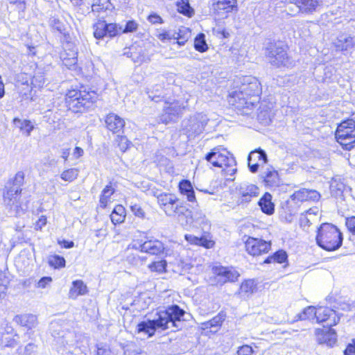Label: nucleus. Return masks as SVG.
Returning <instances> with one entry per match:
<instances>
[{"mask_svg":"<svg viewBox=\"0 0 355 355\" xmlns=\"http://www.w3.org/2000/svg\"><path fill=\"white\" fill-rule=\"evenodd\" d=\"M185 311L178 305H172L156 313L155 318L142 321L137 324V331L153 336L156 331H162L172 327H180V322Z\"/></svg>","mask_w":355,"mask_h":355,"instance_id":"f257e3e1","label":"nucleus"},{"mask_svg":"<svg viewBox=\"0 0 355 355\" xmlns=\"http://www.w3.org/2000/svg\"><path fill=\"white\" fill-rule=\"evenodd\" d=\"M24 173L18 171L13 179L10 182V186L3 193V202L8 214L10 216H19L24 213L27 209L26 205L20 202L21 187L24 183Z\"/></svg>","mask_w":355,"mask_h":355,"instance_id":"f03ea898","label":"nucleus"},{"mask_svg":"<svg viewBox=\"0 0 355 355\" xmlns=\"http://www.w3.org/2000/svg\"><path fill=\"white\" fill-rule=\"evenodd\" d=\"M240 83L239 90L231 94L230 102L238 109L248 108L254 103V101H249L248 98L259 96L261 93V84L257 78L251 76L242 77Z\"/></svg>","mask_w":355,"mask_h":355,"instance_id":"7ed1b4c3","label":"nucleus"},{"mask_svg":"<svg viewBox=\"0 0 355 355\" xmlns=\"http://www.w3.org/2000/svg\"><path fill=\"white\" fill-rule=\"evenodd\" d=\"M205 159L214 167L220 168L224 175H234L237 169L234 156L221 146L214 148L205 155Z\"/></svg>","mask_w":355,"mask_h":355,"instance_id":"20e7f679","label":"nucleus"},{"mask_svg":"<svg viewBox=\"0 0 355 355\" xmlns=\"http://www.w3.org/2000/svg\"><path fill=\"white\" fill-rule=\"evenodd\" d=\"M343 235L340 230L331 223H322L318 229L316 242L327 251L338 249L343 243Z\"/></svg>","mask_w":355,"mask_h":355,"instance_id":"39448f33","label":"nucleus"},{"mask_svg":"<svg viewBox=\"0 0 355 355\" xmlns=\"http://www.w3.org/2000/svg\"><path fill=\"white\" fill-rule=\"evenodd\" d=\"M97 99L96 93L85 89H71L66 94V103L73 112H82L89 108Z\"/></svg>","mask_w":355,"mask_h":355,"instance_id":"423d86ee","label":"nucleus"},{"mask_svg":"<svg viewBox=\"0 0 355 355\" xmlns=\"http://www.w3.org/2000/svg\"><path fill=\"white\" fill-rule=\"evenodd\" d=\"M160 207L168 216H176L180 225L187 224L185 213L189 214L188 208L172 193H161L157 197Z\"/></svg>","mask_w":355,"mask_h":355,"instance_id":"0eeeda50","label":"nucleus"},{"mask_svg":"<svg viewBox=\"0 0 355 355\" xmlns=\"http://www.w3.org/2000/svg\"><path fill=\"white\" fill-rule=\"evenodd\" d=\"M265 54L268 62L275 67H289L292 64L287 53V46L281 41L269 42Z\"/></svg>","mask_w":355,"mask_h":355,"instance_id":"6e6552de","label":"nucleus"},{"mask_svg":"<svg viewBox=\"0 0 355 355\" xmlns=\"http://www.w3.org/2000/svg\"><path fill=\"white\" fill-rule=\"evenodd\" d=\"M337 141L346 150H351L355 144V121L348 119L342 121L336 131Z\"/></svg>","mask_w":355,"mask_h":355,"instance_id":"1a4fd4ad","label":"nucleus"},{"mask_svg":"<svg viewBox=\"0 0 355 355\" xmlns=\"http://www.w3.org/2000/svg\"><path fill=\"white\" fill-rule=\"evenodd\" d=\"M209 119L202 113H197L187 120L182 121L183 130L188 137H195L201 134L207 124Z\"/></svg>","mask_w":355,"mask_h":355,"instance_id":"9d476101","label":"nucleus"},{"mask_svg":"<svg viewBox=\"0 0 355 355\" xmlns=\"http://www.w3.org/2000/svg\"><path fill=\"white\" fill-rule=\"evenodd\" d=\"M245 246L248 253L254 257L268 252L270 250L271 243L261 239L248 237Z\"/></svg>","mask_w":355,"mask_h":355,"instance_id":"9b49d317","label":"nucleus"},{"mask_svg":"<svg viewBox=\"0 0 355 355\" xmlns=\"http://www.w3.org/2000/svg\"><path fill=\"white\" fill-rule=\"evenodd\" d=\"M185 107L180 105L179 102L166 103L164 107V113L162 114L160 120L164 123H168L171 121H175L182 114Z\"/></svg>","mask_w":355,"mask_h":355,"instance_id":"f8f14e48","label":"nucleus"},{"mask_svg":"<svg viewBox=\"0 0 355 355\" xmlns=\"http://www.w3.org/2000/svg\"><path fill=\"white\" fill-rule=\"evenodd\" d=\"M213 271L216 275L217 284L223 285L227 282H233L237 280L239 272L232 268L215 266Z\"/></svg>","mask_w":355,"mask_h":355,"instance_id":"ddd939ff","label":"nucleus"},{"mask_svg":"<svg viewBox=\"0 0 355 355\" xmlns=\"http://www.w3.org/2000/svg\"><path fill=\"white\" fill-rule=\"evenodd\" d=\"M267 162L266 153L261 148L251 151L248 157V167L252 173L257 172L259 165L266 164Z\"/></svg>","mask_w":355,"mask_h":355,"instance_id":"4468645a","label":"nucleus"},{"mask_svg":"<svg viewBox=\"0 0 355 355\" xmlns=\"http://www.w3.org/2000/svg\"><path fill=\"white\" fill-rule=\"evenodd\" d=\"M211 9L216 15L225 18L228 16L229 13L234 10H237V1L230 0L227 1H221L219 0L218 1H214L211 4Z\"/></svg>","mask_w":355,"mask_h":355,"instance_id":"2eb2a0df","label":"nucleus"},{"mask_svg":"<svg viewBox=\"0 0 355 355\" xmlns=\"http://www.w3.org/2000/svg\"><path fill=\"white\" fill-rule=\"evenodd\" d=\"M189 214L185 213V220L187 224L180 225L184 228L189 230L193 227H198L202 225H207V220L205 215L202 211L193 212L188 209Z\"/></svg>","mask_w":355,"mask_h":355,"instance_id":"dca6fc26","label":"nucleus"},{"mask_svg":"<svg viewBox=\"0 0 355 355\" xmlns=\"http://www.w3.org/2000/svg\"><path fill=\"white\" fill-rule=\"evenodd\" d=\"M340 320L336 312L329 307L318 308L317 322H327L328 327L336 325Z\"/></svg>","mask_w":355,"mask_h":355,"instance_id":"f3484780","label":"nucleus"},{"mask_svg":"<svg viewBox=\"0 0 355 355\" xmlns=\"http://www.w3.org/2000/svg\"><path fill=\"white\" fill-rule=\"evenodd\" d=\"M240 196V202L247 203L251 201L252 198L257 197L259 193V189L254 184L243 183L238 189Z\"/></svg>","mask_w":355,"mask_h":355,"instance_id":"a211bd4d","label":"nucleus"},{"mask_svg":"<svg viewBox=\"0 0 355 355\" xmlns=\"http://www.w3.org/2000/svg\"><path fill=\"white\" fill-rule=\"evenodd\" d=\"M316 339L318 343L333 347L337 341V335L333 329H318L315 331Z\"/></svg>","mask_w":355,"mask_h":355,"instance_id":"6ab92c4d","label":"nucleus"},{"mask_svg":"<svg viewBox=\"0 0 355 355\" xmlns=\"http://www.w3.org/2000/svg\"><path fill=\"white\" fill-rule=\"evenodd\" d=\"M63 64L68 68L75 66L78 62V51L75 45L67 43L64 46V51L61 54Z\"/></svg>","mask_w":355,"mask_h":355,"instance_id":"aec40b11","label":"nucleus"},{"mask_svg":"<svg viewBox=\"0 0 355 355\" xmlns=\"http://www.w3.org/2000/svg\"><path fill=\"white\" fill-rule=\"evenodd\" d=\"M320 198V195L317 191L307 189H300L291 196V199L295 202L317 201Z\"/></svg>","mask_w":355,"mask_h":355,"instance_id":"412c9836","label":"nucleus"},{"mask_svg":"<svg viewBox=\"0 0 355 355\" xmlns=\"http://www.w3.org/2000/svg\"><path fill=\"white\" fill-rule=\"evenodd\" d=\"M354 37L346 33L339 35L334 42V46L339 51L350 50L354 48Z\"/></svg>","mask_w":355,"mask_h":355,"instance_id":"4be33fe9","label":"nucleus"},{"mask_svg":"<svg viewBox=\"0 0 355 355\" xmlns=\"http://www.w3.org/2000/svg\"><path fill=\"white\" fill-rule=\"evenodd\" d=\"M106 128L113 133H119L125 125L124 120L116 114L110 113L105 120Z\"/></svg>","mask_w":355,"mask_h":355,"instance_id":"5701e85b","label":"nucleus"},{"mask_svg":"<svg viewBox=\"0 0 355 355\" xmlns=\"http://www.w3.org/2000/svg\"><path fill=\"white\" fill-rule=\"evenodd\" d=\"M141 252L152 255H159L164 252V246L159 240H148L141 243L140 246Z\"/></svg>","mask_w":355,"mask_h":355,"instance_id":"b1692460","label":"nucleus"},{"mask_svg":"<svg viewBox=\"0 0 355 355\" xmlns=\"http://www.w3.org/2000/svg\"><path fill=\"white\" fill-rule=\"evenodd\" d=\"M124 54L128 57L131 58L132 60L135 63H137L139 64L150 60L146 49L142 48L132 46L128 51H125Z\"/></svg>","mask_w":355,"mask_h":355,"instance_id":"393cba45","label":"nucleus"},{"mask_svg":"<svg viewBox=\"0 0 355 355\" xmlns=\"http://www.w3.org/2000/svg\"><path fill=\"white\" fill-rule=\"evenodd\" d=\"M13 321L28 329L35 328L37 324V316L30 313L17 315L15 316Z\"/></svg>","mask_w":355,"mask_h":355,"instance_id":"a878e982","label":"nucleus"},{"mask_svg":"<svg viewBox=\"0 0 355 355\" xmlns=\"http://www.w3.org/2000/svg\"><path fill=\"white\" fill-rule=\"evenodd\" d=\"M262 177L265 184L269 187H277L280 184L279 173L272 168H267Z\"/></svg>","mask_w":355,"mask_h":355,"instance_id":"bb28decb","label":"nucleus"},{"mask_svg":"<svg viewBox=\"0 0 355 355\" xmlns=\"http://www.w3.org/2000/svg\"><path fill=\"white\" fill-rule=\"evenodd\" d=\"M179 190L182 195L186 196L187 200L191 202H197L195 191L189 180H183L179 183Z\"/></svg>","mask_w":355,"mask_h":355,"instance_id":"cd10ccee","label":"nucleus"},{"mask_svg":"<svg viewBox=\"0 0 355 355\" xmlns=\"http://www.w3.org/2000/svg\"><path fill=\"white\" fill-rule=\"evenodd\" d=\"M88 293V289L82 280H76L72 282V286L69 292V297L76 300L79 295H85Z\"/></svg>","mask_w":355,"mask_h":355,"instance_id":"c85d7f7f","label":"nucleus"},{"mask_svg":"<svg viewBox=\"0 0 355 355\" xmlns=\"http://www.w3.org/2000/svg\"><path fill=\"white\" fill-rule=\"evenodd\" d=\"M322 0H297V6L304 13L311 14L316 11Z\"/></svg>","mask_w":355,"mask_h":355,"instance_id":"c756f323","label":"nucleus"},{"mask_svg":"<svg viewBox=\"0 0 355 355\" xmlns=\"http://www.w3.org/2000/svg\"><path fill=\"white\" fill-rule=\"evenodd\" d=\"M258 204L264 214L271 215L274 213L275 205L272 202V196L269 193H266L261 198Z\"/></svg>","mask_w":355,"mask_h":355,"instance_id":"7c9ffc66","label":"nucleus"},{"mask_svg":"<svg viewBox=\"0 0 355 355\" xmlns=\"http://www.w3.org/2000/svg\"><path fill=\"white\" fill-rule=\"evenodd\" d=\"M125 218V208L121 205H116L112 214H110V219L112 222L116 225L121 223L124 221Z\"/></svg>","mask_w":355,"mask_h":355,"instance_id":"2f4dec72","label":"nucleus"},{"mask_svg":"<svg viewBox=\"0 0 355 355\" xmlns=\"http://www.w3.org/2000/svg\"><path fill=\"white\" fill-rule=\"evenodd\" d=\"M173 37L180 46H183L191 37V31L188 28L182 26L178 33H173Z\"/></svg>","mask_w":355,"mask_h":355,"instance_id":"473e14b6","label":"nucleus"},{"mask_svg":"<svg viewBox=\"0 0 355 355\" xmlns=\"http://www.w3.org/2000/svg\"><path fill=\"white\" fill-rule=\"evenodd\" d=\"M115 192V189L112 187L111 183L105 186L103 189L100 196V205L103 208H105L107 203L110 201V197Z\"/></svg>","mask_w":355,"mask_h":355,"instance_id":"72a5a7b5","label":"nucleus"},{"mask_svg":"<svg viewBox=\"0 0 355 355\" xmlns=\"http://www.w3.org/2000/svg\"><path fill=\"white\" fill-rule=\"evenodd\" d=\"M288 259V255L286 251L279 250L275 252L272 256L267 257L263 261L264 263H283Z\"/></svg>","mask_w":355,"mask_h":355,"instance_id":"f704fd0d","label":"nucleus"},{"mask_svg":"<svg viewBox=\"0 0 355 355\" xmlns=\"http://www.w3.org/2000/svg\"><path fill=\"white\" fill-rule=\"evenodd\" d=\"M331 194L336 198H342L346 191V186L340 182L333 181L330 185Z\"/></svg>","mask_w":355,"mask_h":355,"instance_id":"c9c22d12","label":"nucleus"},{"mask_svg":"<svg viewBox=\"0 0 355 355\" xmlns=\"http://www.w3.org/2000/svg\"><path fill=\"white\" fill-rule=\"evenodd\" d=\"M184 237L185 239L191 244L204 246L207 248L211 246V241H208L204 237H198L191 234H186Z\"/></svg>","mask_w":355,"mask_h":355,"instance_id":"e433bc0d","label":"nucleus"},{"mask_svg":"<svg viewBox=\"0 0 355 355\" xmlns=\"http://www.w3.org/2000/svg\"><path fill=\"white\" fill-rule=\"evenodd\" d=\"M225 315L223 313H219L209 321L202 323L203 329L218 328L225 320Z\"/></svg>","mask_w":355,"mask_h":355,"instance_id":"4c0bfd02","label":"nucleus"},{"mask_svg":"<svg viewBox=\"0 0 355 355\" xmlns=\"http://www.w3.org/2000/svg\"><path fill=\"white\" fill-rule=\"evenodd\" d=\"M256 290V285L253 280L249 279L243 282L240 286V294L243 297H248Z\"/></svg>","mask_w":355,"mask_h":355,"instance_id":"58836bf2","label":"nucleus"},{"mask_svg":"<svg viewBox=\"0 0 355 355\" xmlns=\"http://www.w3.org/2000/svg\"><path fill=\"white\" fill-rule=\"evenodd\" d=\"M93 28L94 36L96 39L101 40L106 37L105 21L98 20L94 24Z\"/></svg>","mask_w":355,"mask_h":355,"instance_id":"ea45409f","label":"nucleus"},{"mask_svg":"<svg viewBox=\"0 0 355 355\" xmlns=\"http://www.w3.org/2000/svg\"><path fill=\"white\" fill-rule=\"evenodd\" d=\"M49 24L52 28L61 34L65 35L67 24L58 17L53 16L49 19Z\"/></svg>","mask_w":355,"mask_h":355,"instance_id":"a19ab883","label":"nucleus"},{"mask_svg":"<svg viewBox=\"0 0 355 355\" xmlns=\"http://www.w3.org/2000/svg\"><path fill=\"white\" fill-rule=\"evenodd\" d=\"M46 73L42 69H37L32 78V84L35 87H42L46 83Z\"/></svg>","mask_w":355,"mask_h":355,"instance_id":"79ce46f5","label":"nucleus"},{"mask_svg":"<svg viewBox=\"0 0 355 355\" xmlns=\"http://www.w3.org/2000/svg\"><path fill=\"white\" fill-rule=\"evenodd\" d=\"M178 11L186 16L191 17L193 14V10L189 3L188 0H178L176 2Z\"/></svg>","mask_w":355,"mask_h":355,"instance_id":"37998d69","label":"nucleus"},{"mask_svg":"<svg viewBox=\"0 0 355 355\" xmlns=\"http://www.w3.org/2000/svg\"><path fill=\"white\" fill-rule=\"evenodd\" d=\"M194 48L196 51L203 53L208 49V46L205 40V35L204 33L198 34L194 40Z\"/></svg>","mask_w":355,"mask_h":355,"instance_id":"c03bdc74","label":"nucleus"},{"mask_svg":"<svg viewBox=\"0 0 355 355\" xmlns=\"http://www.w3.org/2000/svg\"><path fill=\"white\" fill-rule=\"evenodd\" d=\"M318 309L314 306H308L299 315L300 320H317Z\"/></svg>","mask_w":355,"mask_h":355,"instance_id":"a18cd8bd","label":"nucleus"},{"mask_svg":"<svg viewBox=\"0 0 355 355\" xmlns=\"http://www.w3.org/2000/svg\"><path fill=\"white\" fill-rule=\"evenodd\" d=\"M14 123L19 127L21 130H24L26 132L27 136L31 135V131L33 130L34 126L32 125L31 122L28 120L21 121L18 119H14Z\"/></svg>","mask_w":355,"mask_h":355,"instance_id":"49530a36","label":"nucleus"},{"mask_svg":"<svg viewBox=\"0 0 355 355\" xmlns=\"http://www.w3.org/2000/svg\"><path fill=\"white\" fill-rule=\"evenodd\" d=\"M315 212H314L312 209H309L305 212V214H302L300 218L301 227H309L312 217L315 216Z\"/></svg>","mask_w":355,"mask_h":355,"instance_id":"de8ad7c7","label":"nucleus"},{"mask_svg":"<svg viewBox=\"0 0 355 355\" xmlns=\"http://www.w3.org/2000/svg\"><path fill=\"white\" fill-rule=\"evenodd\" d=\"M78 172L77 168H69L63 171L60 175V178L64 181L72 182L77 178Z\"/></svg>","mask_w":355,"mask_h":355,"instance_id":"09e8293b","label":"nucleus"},{"mask_svg":"<svg viewBox=\"0 0 355 355\" xmlns=\"http://www.w3.org/2000/svg\"><path fill=\"white\" fill-rule=\"evenodd\" d=\"M65 262L64 258L60 255H53L49 258V264L55 268L64 267Z\"/></svg>","mask_w":355,"mask_h":355,"instance_id":"8fccbe9b","label":"nucleus"},{"mask_svg":"<svg viewBox=\"0 0 355 355\" xmlns=\"http://www.w3.org/2000/svg\"><path fill=\"white\" fill-rule=\"evenodd\" d=\"M167 263L166 260L155 261L148 266L149 269L152 272H157L162 273L166 270Z\"/></svg>","mask_w":355,"mask_h":355,"instance_id":"3c124183","label":"nucleus"},{"mask_svg":"<svg viewBox=\"0 0 355 355\" xmlns=\"http://www.w3.org/2000/svg\"><path fill=\"white\" fill-rule=\"evenodd\" d=\"M105 31L106 37H113L116 36L121 31V27H118L116 24H107L105 22Z\"/></svg>","mask_w":355,"mask_h":355,"instance_id":"603ef678","label":"nucleus"},{"mask_svg":"<svg viewBox=\"0 0 355 355\" xmlns=\"http://www.w3.org/2000/svg\"><path fill=\"white\" fill-rule=\"evenodd\" d=\"M8 284V279L1 272H0V298L5 295Z\"/></svg>","mask_w":355,"mask_h":355,"instance_id":"864d4df0","label":"nucleus"},{"mask_svg":"<svg viewBox=\"0 0 355 355\" xmlns=\"http://www.w3.org/2000/svg\"><path fill=\"white\" fill-rule=\"evenodd\" d=\"M238 355H255L252 347L248 345H244L239 347L237 350Z\"/></svg>","mask_w":355,"mask_h":355,"instance_id":"5fc2aeb1","label":"nucleus"},{"mask_svg":"<svg viewBox=\"0 0 355 355\" xmlns=\"http://www.w3.org/2000/svg\"><path fill=\"white\" fill-rule=\"evenodd\" d=\"M258 120L264 125H268L270 122V116L268 111L261 110L257 115Z\"/></svg>","mask_w":355,"mask_h":355,"instance_id":"6e6d98bb","label":"nucleus"},{"mask_svg":"<svg viewBox=\"0 0 355 355\" xmlns=\"http://www.w3.org/2000/svg\"><path fill=\"white\" fill-rule=\"evenodd\" d=\"M345 225L353 236H355V216L345 218Z\"/></svg>","mask_w":355,"mask_h":355,"instance_id":"4d7b16f0","label":"nucleus"},{"mask_svg":"<svg viewBox=\"0 0 355 355\" xmlns=\"http://www.w3.org/2000/svg\"><path fill=\"white\" fill-rule=\"evenodd\" d=\"M138 28V24L133 20L127 21L125 28L121 31L123 33H132Z\"/></svg>","mask_w":355,"mask_h":355,"instance_id":"13d9d810","label":"nucleus"},{"mask_svg":"<svg viewBox=\"0 0 355 355\" xmlns=\"http://www.w3.org/2000/svg\"><path fill=\"white\" fill-rule=\"evenodd\" d=\"M132 212L137 217L144 218L145 217V212L140 205L134 204L130 205Z\"/></svg>","mask_w":355,"mask_h":355,"instance_id":"bf43d9fd","label":"nucleus"},{"mask_svg":"<svg viewBox=\"0 0 355 355\" xmlns=\"http://www.w3.org/2000/svg\"><path fill=\"white\" fill-rule=\"evenodd\" d=\"M96 348L97 355H112L110 349L105 345L98 344L96 345Z\"/></svg>","mask_w":355,"mask_h":355,"instance_id":"052dcab7","label":"nucleus"},{"mask_svg":"<svg viewBox=\"0 0 355 355\" xmlns=\"http://www.w3.org/2000/svg\"><path fill=\"white\" fill-rule=\"evenodd\" d=\"M53 279L51 277H43L37 283L36 287L39 288H45L51 284Z\"/></svg>","mask_w":355,"mask_h":355,"instance_id":"680f3d73","label":"nucleus"},{"mask_svg":"<svg viewBox=\"0 0 355 355\" xmlns=\"http://www.w3.org/2000/svg\"><path fill=\"white\" fill-rule=\"evenodd\" d=\"M335 72L336 71L334 68L331 66L326 67L324 69V79L327 81H333V76L334 75Z\"/></svg>","mask_w":355,"mask_h":355,"instance_id":"e2e57ef3","label":"nucleus"},{"mask_svg":"<svg viewBox=\"0 0 355 355\" xmlns=\"http://www.w3.org/2000/svg\"><path fill=\"white\" fill-rule=\"evenodd\" d=\"M345 355H355V339L349 343L344 351Z\"/></svg>","mask_w":355,"mask_h":355,"instance_id":"0e129e2a","label":"nucleus"},{"mask_svg":"<svg viewBox=\"0 0 355 355\" xmlns=\"http://www.w3.org/2000/svg\"><path fill=\"white\" fill-rule=\"evenodd\" d=\"M148 19L151 24H153L163 23L162 17L155 13L150 15L148 17Z\"/></svg>","mask_w":355,"mask_h":355,"instance_id":"69168bd1","label":"nucleus"},{"mask_svg":"<svg viewBox=\"0 0 355 355\" xmlns=\"http://www.w3.org/2000/svg\"><path fill=\"white\" fill-rule=\"evenodd\" d=\"M46 224V218L44 216H42L35 224V229L36 230H41L44 226Z\"/></svg>","mask_w":355,"mask_h":355,"instance_id":"338daca9","label":"nucleus"},{"mask_svg":"<svg viewBox=\"0 0 355 355\" xmlns=\"http://www.w3.org/2000/svg\"><path fill=\"white\" fill-rule=\"evenodd\" d=\"M158 38L162 42H164L166 40H171V39H173V33L170 32H164L162 33H159L158 35Z\"/></svg>","mask_w":355,"mask_h":355,"instance_id":"774afa93","label":"nucleus"}]
</instances>
